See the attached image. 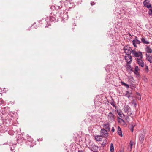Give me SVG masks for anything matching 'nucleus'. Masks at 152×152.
<instances>
[{"instance_id":"1","label":"nucleus","mask_w":152,"mask_h":152,"mask_svg":"<svg viewBox=\"0 0 152 152\" xmlns=\"http://www.w3.org/2000/svg\"><path fill=\"white\" fill-rule=\"evenodd\" d=\"M124 50L127 55H130L132 53L134 50L128 45L125 46L124 48Z\"/></svg>"},{"instance_id":"2","label":"nucleus","mask_w":152,"mask_h":152,"mask_svg":"<svg viewBox=\"0 0 152 152\" xmlns=\"http://www.w3.org/2000/svg\"><path fill=\"white\" fill-rule=\"evenodd\" d=\"M108 121L110 122H113L115 121V115L113 113L110 112L107 115Z\"/></svg>"},{"instance_id":"3","label":"nucleus","mask_w":152,"mask_h":152,"mask_svg":"<svg viewBox=\"0 0 152 152\" xmlns=\"http://www.w3.org/2000/svg\"><path fill=\"white\" fill-rule=\"evenodd\" d=\"M100 135L102 137H106L108 136V133L107 130L102 129L100 132Z\"/></svg>"},{"instance_id":"4","label":"nucleus","mask_w":152,"mask_h":152,"mask_svg":"<svg viewBox=\"0 0 152 152\" xmlns=\"http://www.w3.org/2000/svg\"><path fill=\"white\" fill-rule=\"evenodd\" d=\"M132 54L134 56L137 57H140V58L142 59V53L141 52H136L134 50Z\"/></svg>"},{"instance_id":"5","label":"nucleus","mask_w":152,"mask_h":152,"mask_svg":"<svg viewBox=\"0 0 152 152\" xmlns=\"http://www.w3.org/2000/svg\"><path fill=\"white\" fill-rule=\"evenodd\" d=\"M127 56H125L124 57L125 59L126 60L127 63L130 64L132 60V57L130 55H127Z\"/></svg>"},{"instance_id":"6","label":"nucleus","mask_w":152,"mask_h":152,"mask_svg":"<svg viewBox=\"0 0 152 152\" xmlns=\"http://www.w3.org/2000/svg\"><path fill=\"white\" fill-rule=\"evenodd\" d=\"M132 42L134 47L137 48V46L136 45V44H140L141 43V42L140 41L138 40L137 37L135 36L134 38V39L132 40Z\"/></svg>"},{"instance_id":"7","label":"nucleus","mask_w":152,"mask_h":152,"mask_svg":"<svg viewBox=\"0 0 152 152\" xmlns=\"http://www.w3.org/2000/svg\"><path fill=\"white\" fill-rule=\"evenodd\" d=\"M136 61L140 66L142 67H143L144 66V63L141 58H137Z\"/></svg>"},{"instance_id":"8","label":"nucleus","mask_w":152,"mask_h":152,"mask_svg":"<svg viewBox=\"0 0 152 152\" xmlns=\"http://www.w3.org/2000/svg\"><path fill=\"white\" fill-rule=\"evenodd\" d=\"M124 109L125 112L127 113L129 115H130L131 114V113H130L129 114H128L129 113L131 110L130 107L128 105H125L124 107Z\"/></svg>"},{"instance_id":"9","label":"nucleus","mask_w":152,"mask_h":152,"mask_svg":"<svg viewBox=\"0 0 152 152\" xmlns=\"http://www.w3.org/2000/svg\"><path fill=\"white\" fill-rule=\"evenodd\" d=\"M143 5L147 8L151 7V4L150 2L148 0H145L143 2Z\"/></svg>"},{"instance_id":"10","label":"nucleus","mask_w":152,"mask_h":152,"mask_svg":"<svg viewBox=\"0 0 152 152\" xmlns=\"http://www.w3.org/2000/svg\"><path fill=\"white\" fill-rule=\"evenodd\" d=\"M145 136V133L143 132L142 133H141L139 136V139L140 142L141 143H142L143 141Z\"/></svg>"},{"instance_id":"11","label":"nucleus","mask_w":152,"mask_h":152,"mask_svg":"<svg viewBox=\"0 0 152 152\" xmlns=\"http://www.w3.org/2000/svg\"><path fill=\"white\" fill-rule=\"evenodd\" d=\"M103 127L106 129V130L109 131L110 130V124L108 122L104 123L103 125Z\"/></svg>"},{"instance_id":"12","label":"nucleus","mask_w":152,"mask_h":152,"mask_svg":"<svg viewBox=\"0 0 152 152\" xmlns=\"http://www.w3.org/2000/svg\"><path fill=\"white\" fill-rule=\"evenodd\" d=\"M136 126V124L134 123H132L129 125V128L132 132H133L134 130V128Z\"/></svg>"},{"instance_id":"13","label":"nucleus","mask_w":152,"mask_h":152,"mask_svg":"<svg viewBox=\"0 0 152 152\" xmlns=\"http://www.w3.org/2000/svg\"><path fill=\"white\" fill-rule=\"evenodd\" d=\"M95 140L97 141H100L102 139V137L100 135H96L94 136Z\"/></svg>"},{"instance_id":"14","label":"nucleus","mask_w":152,"mask_h":152,"mask_svg":"<svg viewBox=\"0 0 152 152\" xmlns=\"http://www.w3.org/2000/svg\"><path fill=\"white\" fill-rule=\"evenodd\" d=\"M146 59L148 60L150 63H152V56L148 55L147 53H146Z\"/></svg>"},{"instance_id":"15","label":"nucleus","mask_w":152,"mask_h":152,"mask_svg":"<svg viewBox=\"0 0 152 152\" xmlns=\"http://www.w3.org/2000/svg\"><path fill=\"white\" fill-rule=\"evenodd\" d=\"M145 51L148 53H151L152 52V49L149 46H148L145 48Z\"/></svg>"},{"instance_id":"16","label":"nucleus","mask_w":152,"mask_h":152,"mask_svg":"<svg viewBox=\"0 0 152 152\" xmlns=\"http://www.w3.org/2000/svg\"><path fill=\"white\" fill-rule=\"evenodd\" d=\"M117 132H118V134L119 136H120L121 137L122 136V131L121 130V129L119 126H118V127Z\"/></svg>"},{"instance_id":"17","label":"nucleus","mask_w":152,"mask_h":152,"mask_svg":"<svg viewBox=\"0 0 152 152\" xmlns=\"http://www.w3.org/2000/svg\"><path fill=\"white\" fill-rule=\"evenodd\" d=\"M142 42L144 44H149V42L146 40L145 39V38H142L141 39Z\"/></svg>"},{"instance_id":"18","label":"nucleus","mask_w":152,"mask_h":152,"mask_svg":"<svg viewBox=\"0 0 152 152\" xmlns=\"http://www.w3.org/2000/svg\"><path fill=\"white\" fill-rule=\"evenodd\" d=\"M134 72L135 74L136 75L137 77L138 78H140V75L139 72H138V71H134Z\"/></svg>"},{"instance_id":"19","label":"nucleus","mask_w":152,"mask_h":152,"mask_svg":"<svg viewBox=\"0 0 152 152\" xmlns=\"http://www.w3.org/2000/svg\"><path fill=\"white\" fill-rule=\"evenodd\" d=\"M136 98L139 100H140L141 99V96L140 94L137 92L136 95Z\"/></svg>"},{"instance_id":"20","label":"nucleus","mask_w":152,"mask_h":152,"mask_svg":"<svg viewBox=\"0 0 152 152\" xmlns=\"http://www.w3.org/2000/svg\"><path fill=\"white\" fill-rule=\"evenodd\" d=\"M110 151L111 152H114V148L112 143H111L110 144Z\"/></svg>"},{"instance_id":"21","label":"nucleus","mask_w":152,"mask_h":152,"mask_svg":"<svg viewBox=\"0 0 152 152\" xmlns=\"http://www.w3.org/2000/svg\"><path fill=\"white\" fill-rule=\"evenodd\" d=\"M121 83L123 86H125L127 88H129V86L128 84H126L125 83L122 81H121Z\"/></svg>"},{"instance_id":"22","label":"nucleus","mask_w":152,"mask_h":152,"mask_svg":"<svg viewBox=\"0 0 152 152\" xmlns=\"http://www.w3.org/2000/svg\"><path fill=\"white\" fill-rule=\"evenodd\" d=\"M51 8L52 9H53V8H55V9H56L57 10H58V9H61V7L60 6L57 5L55 6H53L51 7Z\"/></svg>"},{"instance_id":"23","label":"nucleus","mask_w":152,"mask_h":152,"mask_svg":"<svg viewBox=\"0 0 152 152\" xmlns=\"http://www.w3.org/2000/svg\"><path fill=\"white\" fill-rule=\"evenodd\" d=\"M131 94V93H130L129 91H126V93L125 94L126 96L128 98H129L130 96V94Z\"/></svg>"},{"instance_id":"24","label":"nucleus","mask_w":152,"mask_h":152,"mask_svg":"<svg viewBox=\"0 0 152 152\" xmlns=\"http://www.w3.org/2000/svg\"><path fill=\"white\" fill-rule=\"evenodd\" d=\"M132 105H133L134 107H136L137 105V103L135 100H133L132 101Z\"/></svg>"},{"instance_id":"25","label":"nucleus","mask_w":152,"mask_h":152,"mask_svg":"<svg viewBox=\"0 0 152 152\" xmlns=\"http://www.w3.org/2000/svg\"><path fill=\"white\" fill-rule=\"evenodd\" d=\"M118 121L119 123H121L122 122L124 123L125 122L122 119L118 117Z\"/></svg>"},{"instance_id":"26","label":"nucleus","mask_w":152,"mask_h":152,"mask_svg":"<svg viewBox=\"0 0 152 152\" xmlns=\"http://www.w3.org/2000/svg\"><path fill=\"white\" fill-rule=\"evenodd\" d=\"M115 108H116V106L115 104V102L113 100L112 101H111V102L110 103Z\"/></svg>"},{"instance_id":"27","label":"nucleus","mask_w":152,"mask_h":152,"mask_svg":"<svg viewBox=\"0 0 152 152\" xmlns=\"http://www.w3.org/2000/svg\"><path fill=\"white\" fill-rule=\"evenodd\" d=\"M133 142L132 140L130 141V148L131 149L132 148V146L133 145Z\"/></svg>"},{"instance_id":"28","label":"nucleus","mask_w":152,"mask_h":152,"mask_svg":"<svg viewBox=\"0 0 152 152\" xmlns=\"http://www.w3.org/2000/svg\"><path fill=\"white\" fill-rule=\"evenodd\" d=\"M148 14L150 15H152V9H150L149 10V11L148 12Z\"/></svg>"},{"instance_id":"29","label":"nucleus","mask_w":152,"mask_h":152,"mask_svg":"<svg viewBox=\"0 0 152 152\" xmlns=\"http://www.w3.org/2000/svg\"><path fill=\"white\" fill-rule=\"evenodd\" d=\"M118 114L120 117L121 118L122 117V114L121 112H119L118 113Z\"/></svg>"},{"instance_id":"30","label":"nucleus","mask_w":152,"mask_h":152,"mask_svg":"<svg viewBox=\"0 0 152 152\" xmlns=\"http://www.w3.org/2000/svg\"><path fill=\"white\" fill-rule=\"evenodd\" d=\"M138 67L137 66H136L135 67L134 71H138L139 70Z\"/></svg>"},{"instance_id":"31","label":"nucleus","mask_w":152,"mask_h":152,"mask_svg":"<svg viewBox=\"0 0 152 152\" xmlns=\"http://www.w3.org/2000/svg\"><path fill=\"white\" fill-rule=\"evenodd\" d=\"M50 20L52 21H54V20H56V19L53 17L50 18Z\"/></svg>"},{"instance_id":"32","label":"nucleus","mask_w":152,"mask_h":152,"mask_svg":"<svg viewBox=\"0 0 152 152\" xmlns=\"http://www.w3.org/2000/svg\"><path fill=\"white\" fill-rule=\"evenodd\" d=\"M143 80H144V81L145 82H147L148 81L147 79L145 77L143 79Z\"/></svg>"},{"instance_id":"33","label":"nucleus","mask_w":152,"mask_h":152,"mask_svg":"<svg viewBox=\"0 0 152 152\" xmlns=\"http://www.w3.org/2000/svg\"><path fill=\"white\" fill-rule=\"evenodd\" d=\"M111 131L112 132H114L115 129H114V128L113 127L112 128Z\"/></svg>"},{"instance_id":"34","label":"nucleus","mask_w":152,"mask_h":152,"mask_svg":"<svg viewBox=\"0 0 152 152\" xmlns=\"http://www.w3.org/2000/svg\"><path fill=\"white\" fill-rule=\"evenodd\" d=\"M27 139H28V140L29 141H31L32 139L31 138V137H30L29 139V138H28Z\"/></svg>"},{"instance_id":"35","label":"nucleus","mask_w":152,"mask_h":152,"mask_svg":"<svg viewBox=\"0 0 152 152\" xmlns=\"http://www.w3.org/2000/svg\"><path fill=\"white\" fill-rule=\"evenodd\" d=\"M118 152H124V151L122 150H119Z\"/></svg>"},{"instance_id":"36","label":"nucleus","mask_w":152,"mask_h":152,"mask_svg":"<svg viewBox=\"0 0 152 152\" xmlns=\"http://www.w3.org/2000/svg\"><path fill=\"white\" fill-rule=\"evenodd\" d=\"M91 5H94V2H91Z\"/></svg>"},{"instance_id":"37","label":"nucleus","mask_w":152,"mask_h":152,"mask_svg":"<svg viewBox=\"0 0 152 152\" xmlns=\"http://www.w3.org/2000/svg\"><path fill=\"white\" fill-rule=\"evenodd\" d=\"M106 140L105 141H104L103 142V143H104V144H105V143H106Z\"/></svg>"},{"instance_id":"38","label":"nucleus","mask_w":152,"mask_h":152,"mask_svg":"<svg viewBox=\"0 0 152 152\" xmlns=\"http://www.w3.org/2000/svg\"><path fill=\"white\" fill-rule=\"evenodd\" d=\"M8 144V143H4V144H3V145H7Z\"/></svg>"},{"instance_id":"39","label":"nucleus","mask_w":152,"mask_h":152,"mask_svg":"<svg viewBox=\"0 0 152 152\" xmlns=\"http://www.w3.org/2000/svg\"><path fill=\"white\" fill-rule=\"evenodd\" d=\"M78 152H84L83 151H79Z\"/></svg>"},{"instance_id":"40","label":"nucleus","mask_w":152,"mask_h":152,"mask_svg":"<svg viewBox=\"0 0 152 152\" xmlns=\"http://www.w3.org/2000/svg\"><path fill=\"white\" fill-rule=\"evenodd\" d=\"M10 150L11 151H12L14 150V149H12V148H11Z\"/></svg>"},{"instance_id":"41","label":"nucleus","mask_w":152,"mask_h":152,"mask_svg":"<svg viewBox=\"0 0 152 152\" xmlns=\"http://www.w3.org/2000/svg\"><path fill=\"white\" fill-rule=\"evenodd\" d=\"M64 15L65 16H67V15H66V14H65Z\"/></svg>"}]
</instances>
